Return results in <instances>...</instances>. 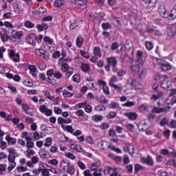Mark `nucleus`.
Masks as SVG:
<instances>
[{"mask_svg":"<svg viewBox=\"0 0 176 176\" xmlns=\"http://www.w3.org/2000/svg\"><path fill=\"white\" fill-rule=\"evenodd\" d=\"M58 65H59V67H60V70L62 71V72H65V79H69V78H71V76L74 75V71H75V69H74V67H70L69 65H68L67 62L63 60V58H59L58 61Z\"/></svg>","mask_w":176,"mask_h":176,"instance_id":"f257e3e1","label":"nucleus"},{"mask_svg":"<svg viewBox=\"0 0 176 176\" xmlns=\"http://www.w3.org/2000/svg\"><path fill=\"white\" fill-rule=\"evenodd\" d=\"M8 56L10 60H12L14 63H20V54L16 53L14 50L8 49Z\"/></svg>","mask_w":176,"mask_h":176,"instance_id":"f03ea898","label":"nucleus"},{"mask_svg":"<svg viewBox=\"0 0 176 176\" xmlns=\"http://www.w3.org/2000/svg\"><path fill=\"white\" fill-rule=\"evenodd\" d=\"M161 87L165 90H168L173 87V83L168 80V76H163V80L161 82Z\"/></svg>","mask_w":176,"mask_h":176,"instance_id":"7ed1b4c3","label":"nucleus"},{"mask_svg":"<svg viewBox=\"0 0 176 176\" xmlns=\"http://www.w3.org/2000/svg\"><path fill=\"white\" fill-rule=\"evenodd\" d=\"M21 138H25L26 141V146L27 148H34V144L32 142V138L28 136V132L25 131L21 134Z\"/></svg>","mask_w":176,"mask_h":176,"instance_id":"20e7f679","label":"nucleus"},{"mask_svg":"<svg viewBox=\"0 0 176 176\" xmlns=\"http://www.w3.org/2000/svg\"><path fill=\"white\" fill-rule=\"evenodd\" d=\"M146 9H152L157 3V0H141Z\"/></svg>","mask_w":176,"mask_h":176,"instance_id":"39448f33","label":"nucleus"},{"mask_svg":"<svg viewBox=\"0 0 176 176\" xmlns=\"http://www.w3.org/2000/svg\"><path fill=\"white\" fill-rule=\"evenodd\" d=\"M26 42L29 43V45H32V46H36V35L34 33L30 34L26 37Z\"/></svg>","mask_w":176,"mask_h":176,"instance_id":"423d86ee","label":"nucleus"},{"mask_svg":"<svg viewBox=\"0 0 176 176\" xmlns=\"http://www.w3.org/2000/svg\"><path fill=\"white\" fill-rule=\"evenodd\" d=\"M136 59L140 64H142L146 60V55L142 50H138L136 52Z\"/></svg>","mask_w":176,"mask_h":176,"instance_id":"0eeeda50","label":"nucleus"},{"mask_svg":"<svg viewBox=\"0 0 176 176\" xmlns=\"http://www.w3.org/2000/svg\"><path fill=\"white\" fill-rule=\"evenodd\" d=\"M9 155L8 156V160L10 163H14L16 160V150L13 148L8 149Z\"/></svg>","mask_w":176,"mask_h":176,"instance_id":"6e6552de","label":"nucleus"},{"mask_svg":"<svg viewBox=\"0 0 176 176\" xmlns=\"http://www.w3.org/2000/svg\"><path fill=\"white\" fill-rule=\"evenodd\" d=\"M124 116L127 118L129 120L134 122L138 119V114L136 112L124 113Z\"/></svg>","mask_w":176,"mask_h":176,"instance_id":"1a4fd4ad","label":"nucleus"},{"mask_svg":"<svg viewBox=\"0 0 176 176\" xmlns=\"http://www.w3.org/2000/svg\"><path fill=\"white\" fill-rule=\"evenodd\" d=\"M0 38L2 42H8L9 41V32H8V30L3 28L0 32Z\"/></svg>","mask_w":176,"mask_h":176,"instance_id":"9d476101","label":"nucleus"},{"mask_svg":"<svg viewBox=\"0 0 176 176\" xmlns=\"http://www.w3.org/2000/svg\"><path fill=\"white\" fill-rule=\"evenodd\" d=\"M140 162L143 164H147V166H153L154 164L153 158L151 155H147L146 158L142 157Z\"/></svg>","mask_w":176,"mask_h":176,"instance_id":"9b49d317","label":"nucleus"},{"mask_svg":"<svg viewBox=\"0 0 176 176\" xmlns=\"http://www.w3.org/2000/svg\"><path fill=\"white\" fill-rule=\"evenodd\" d=\"M158 12H159L160 16H162V17H164V19H169L170 12L167 11L166 8L160 7L158 8Z\"/></svg>","mask_w":176,"mask_h":176,"instance_id":"f8f14e48","label":"nucleus"},{"mask_svg":"<svg viewBox=\"0 0 176 176\" xmlns=\"http://www.w3.org/2000/svg\"><path fill=\"white\" fill-rule=\"evenodd\" d=\"M160 68L162 71L167 72L170 71L173 67L169 63L162 60L160 64Z\"/></svg>","mask_w":176,"mask_h":176,"instance_id":"ddd939ff","label":"nucleus"},{"mask_svg":"<svg viewBox=\"0 0 176 176\" xmlns=\"http://www.w3.org/2000/svg\"><path fill=\"white\" fill-rule=\"evenodd\" d=\"M106 61L109 65H111V67L118 65V60H116V57L115 56H110L107 58Z\"/></svg>","mask_w":176,"mask_h":176,"instance_id":"4468645a","label":"nucleus"},{"mask_svg":"<svg viewBox=\"0 0 176 176\" xmlns=\"http://www.w3.org/2000/svg\"><path fill=\"white\" fill-rule=\"evenodd\" d=\"M38 52L40 53L39 56L41 58H43V60H49L50 57V54H49L48 52L42 49H39Z\"/></svg>","mask_w":176,"mask_h":176,"instance_id":"2eb2a0df","label":"nucleus"},{"mask_svg":"<svg viewBox=\"0 0 176 176\" xmlns=\"http://www.w3.org/2000/svg\"><path fill=\"white\" fill-rule=\"evenodd\" d=\"M98 145L100 146V148L102 151H105L107 148L111 149V145L108 143L107 141L102 140L101 142H98Z\"/></svg>","mask_w":176,"mask_h":176,"instance_id":"dca6fc26","label":"nucleus"},{"mask_svg":"<svg viewBox=\"0 0 176 176\" xmlns=\"http://www.w3.org/2000/svg\"><path fill=\"white\" fill-rule=\"evenodd\" d=\"M168 35L170 36H175L176 34V24H172L168 30Z\"/></svg>","mask_w":176,"mask_h":176,"instance_id":"f3484780","label":"nucleus"},{"mask_svg":"<svg viewBox=\"0 0 176 176\" xmlns=\"http://www.w3.org/2000/svg\"><path fill=\"white\" fill-rule=\"evenodd\" d=\"M85 42V38L82 37V36H78L76 38V45L77 47L80 48L82 46H83V43Z\"/></svg>","mask_w":176,"mask_h":176,"instance_id":"a211bd4d","label":"nucleus"},{"mask_svg":"<svg viewBox=\"0 0 176 176\" xmlns=\"http://www.w3.org/2000/svg\"><path fill=\"white\" fill-rule=\"evenodd\" d=\"M36 27L38 32H42V31H46V30L49 28V25H47V23H43L42 24H37Z\"/></svg>","mask_w":176,"mask_h":176,"instance_id":"6ab92c4d","label":"nucleus"},{"mask_svg":"<svg viewBox=\"0 0 176 176\" xmlns=\"http://www.w3.org/2000/svg\"><path fill=\"white\" fill-rule=\"evenodd\" d=\"M80 68L81 71L85 74H87L90 72V65L86 63H82L81 64Z\"/></svg>","mask_w":176,"mask_h":176,"instance_id":"aec40b11","label":"nucleus"},{"mask_svg":"<svg viewBox=\"0 0 176 176\" xmlns=\"http://www.w3.org/2000/svg\"><path fill=\"white\" fill-rule=\"evenodd\" d=\"M60 168H63V170H64V171L67 170V169L68 168V167H69V162H67V161H65V160H61L60 161Z\"/></svg>","mask_w":176,"mask_h":176,"instance_id":"412c9836","label":"nucleus"},{"mask_svg":"<svg viewBox=\"0 0 176 176\" xmlns=\"http://www.w3.org/2000/svg\"><path fill=\"white\" fill-rule=\"evenodd\" d=\"M44 168L45 166H43V164H42L38 168L33 169L32 173L33 174H35V175H39V174L43 171Z\"/></svg>","mask_w":176,"mask_h":176,"instance_id":"4be33fe9","label":"nucleus"},{"mask_svg":"<svg viewBox=\"0 0 176 176\" xmlns=\"http://www.w3.org/2000/svg\"><path fill=\"white\" fill-rule=\"evenodd\" d=\"M102 119H104V116L102 115L95 114L92 116V120L96 123H98L99 122H101Z\"/></svg>","mask_w":176,"mask_h":176,"instance_id":"5701e85b","label":"nucleus"},{"mask_svg":"<svg viewBox=\"0 0 176 176\" xmlns=\"http://www.w3.org/2000/svg\"><path fill=\"white\" fill-rule=\"evenodd\" d=\"M176 19V5L174 6V8L171 10V11L169 12V20H175Z\"/></svg>","mask_w":176,"mask_h":176,"instance_id":"b1692460","label":"nucleus"},{"mask_svg":"<svg viewBox=\"0 0 176 176\" xmlns=\"http://www.w3.org/2000/svg\"><path fill=\"white\" fill-rule=\"evenodd\" d=\"M6 140L7 141L9 145H13L16 144L17 140L15 138H12L10 135H7L6 137Z\"/></svg>","mask_w":176,"mask_h":176,"instance_id":"393cba45","label":"nucleus"},{"mask_svg":"<svg viewBox=\"0 0 176 176\" xmlns=\"http://www.w3.org/2000/svg\"><path fill=\"white\" fill-rule=\"evenodd\" d=\"M74 5L78 7L85 6L87 5V0H74Z\"/></svg>","mask_w":176,"mask_h":176,"instance_id":"a878e982","label":"nucleus"},{"mask_svg":"<svg viewBox=\"0 0 176 176\" xmlns=\"http://www.w3.org/2000/svg\"><path fill=\"white\" fill-rule=\"evenodd\" d=\"M65 5V0H55L54 6L55 8H62Z\"/></svg>","mask_w":176,"mask_h":176,"instance_id":"bb28decb","label":"nucleus"},{"mask_svg":"<svg viewBox=\"0 0 176 176\" xmlns=\"http://www.w3.org/2000/svg\"><path fill=\"white\" fill-rule=\"evenodd\" d=\"M94 54L97 57H101V48L99 46H96L94 47Z\"/></svg>","mask_w":176,"mask_h":176,"instance_id":"cd10ccee","label":"nucleus"},{"mask_svg":"<svg viewBox=\"0 0 176 176\" xmlns=\"http://www.w3.org/2000/svg\"><path fill=\"white\" fill-rule=\"evenodd\" d=\"M163 96V92H158L156 94H153L151 96V100H153V101H157V100H159V98H162V97Z\"/></svg>","mask_w":176,"mask_h":176,"instance_id":"c85d7f7f","label":"nucleus"},{"mask_svg":"<svg viewBox=\"0 0 176 176\" xmlns=\"http://www.w3.org/2000/svg\"><path fill=\"white\" fill-rule=\"evenodd\" d=\"M100 164L98 162H94L91 164L89 168L92 171H98V167H100Z\"/></svg>","mask_w":176,"mask_h":176,"instance_id":"c756f323","label":"nucleus"},{"mask_svg":"<svg viewBox=\"0 0 176 176\" xmlns=\"http://www.w3.org/2000/svg\"><path fill=\"white\" fill-rule=\"evenodd\" d=\"M66 170L68 174H70V175H74L76 171V169L75 168V166L69 165Z\"/></svg>","mask_w":176,"mask_h":176,"instance_id":"7c9ffc66","label":"nucleus"},{"mask_svg":"<svg viewBox=\"0 0 176 176\" xmlns=\"http://www.w3.org/2000/svg\"><path fill=\"white\" fill-rule=\"evenodd\" d=\"M94 110L98 112H105V111H107V107L104 105H97L95 106Z\"/></svg>","mask_w":176,"mask_h":176,"instance_id":"2f4dec72","label":"nucleus"},{"mask_svg":"<svg viewBox=\"0 0 176 176\" xmlns=\"http://www.w3.org/2000/svg\"><path fill=\"white\" fill-rule=\"evenodd\" d=\"M109 108L110 109H118V108H119L120 107V105L119 104V103L116 102H113L112 101L109 104Z\"/></svg>","mask_w":176,"mask_h":176,"instance_id":"473e14b6","label":"nucleus"},{"mask_svg":"<svg viewBox=\"0 0 176 176\" xmlns=\"http://www.w3.org/2000/svg\"><path fill=\"white\" fill-rule=\"evenodd\" d=\"M159 87H160L159 83H154L152 85V90L153 93H163V91L159 89Z\"/></svg>","mask_w":176,"mask_h":176,"instance_id":"72a5a7b5","label":"nucleus"},{"mask_svg":"<svg viewBox=\"0 0 176 176\" xmlns=\"http://www.w3.org/2000/svg\"><path fill=\"white\" fill-rule=\"evenodd\" d=\"M45 81L47 82V83H50V85H52V86H56V85H57V80L53 78V77L47 78Z\"/></svg>","mask_w":176,"mask_h":176,"instance_id":"f704fd0d","label":"nucleus"},{"mask_svg":"<svg viewBox=\"0 0 176 176\" xmlns=\"http://www.w3.org/2000/svg\"><path fill=\"white\" fill-rule=\"evenodd\" d=\"M63 96L64 98H69L71 97H73L74 94L68 91V90H67V89H64L63 91Z\"/></svg>","mask_w":176,"mask_h":176,"instance_id":"c9c22d12","label":"nucleus"},{"mask_svg":"<svg viewBox=\"0 0 176 176\" xmlns=\"http://www.w3.org/2000/svg\"><path fill=\"white\" fill-rule=\"evenodd\" d=\"M72 80H73L75 83H80V74H74L72 78Z\"/></svg>","mask_w":176,"mask_h":176,"instance_id":"e433bc0d","label":"nucleus"},{"mask_svg":"<svg viewBox=\"0 0 176 176\" xmlns=\"http://www.w3.org/2000/svg\"><path fill=\"white\" fill-rule=\"evenodd\" d=\"M43 41H44L45 43H48V45H53V43H54L53 39H52L49 36H44Z\"/></svg>","mask_w":176,"mask_h":176,"instance_id":"4c0bfd02","label":"nucleus"},{"mask_svg":"<svg viewBox=\"0 0 176 176\" xmlns=\"http://www.w3.org/2000/svg\"><path fill=\"white\" fill-rule=\"evenodd\" d=\"M65 157H67V159H70V160H75L76 159V156L71 152L65 153Z\"/></svg>","mask_w":176,"mask_h":176,"instance_id":"58836bf2","label":"nucleus"},{"mask_svg":"<svg viewBox=\"0 0 176 176\" xmlns=\"http://www.w3.org/2000/svg\"><path fill=\"white\" fill-rule=\"evenodd\" d=\"M86 105H87V102H86L77 103L74 106V109L78 110V109H80V108H85L86 107Z\"/></svg>","mask_w":176,"mask_h":176,"instance_id":"ea45409f","label":"nucleus"},{"mask_svg":"<svg viewBox=\"0 0 176 176\" xmlns=\"http://www.w3.org/2000/svg\"><path fill=\"white\" fill-rule=\"evenodd\" d=\"M26 153H27L26 157L28 159H31V157H32V156L35 155V151L29 148L26 151Z\"/></svg>","mask_w":176,"mask_h":176,"instance_id":"a19ab883","label":"nucleus"},{"mask_svg":"<svg viewBox=\"0 0 176 176\" xmlns=\"http://www.w3.org/2000/svg\"><path fill=\"white\" fill-rule=\"evenodd\" d=\"M23 35H24V34L23 33V32H21V31L16 32L14 34V38H15V39H18V41H19V42H21V38H23Z\"/></svg>","mask_w":176,"mask_h":176,"instance_id":"79ce46f5","label":"nucleus"},{"mask_svg":"<svg viewBox=\"0 0 176 176\" xmlns=\"http://www.w3.org/2000/svg\"><path fill=\"white\" fill-rule=\"evenodd\" d=\"M167 124H168V119H167V118H162L160 122V126L164 127V126H167Z\"/></svg>","mask_w":176,"mask_h":176,"instance_id":"37998d69","label":"nucleus"},{"mask_svg":"<svg viewBox=\"0 0 176 176\" xmlns=\"http://www.w3.org/2000/svg\"><path fill=\"white\" fill-rule=\"evenodd\" d=\"M116 111H109L106 116L107 119H115L116 118Z\"/></svg>","mask_w":176,"mask_h":176,"instance_id":"c03bdc74","label":"nucleus"},{"mask_svg":"<svg viewBox=\"0 0 176 176\" xmlns=\"http://www.w3.org/2000/svg\"><path fill=\"white\" fill-rule=\"evenodd\" d=\"M145 47L148 52L152 50V49H153V43H152V41H145Z\"/></svg>","mask_w":176,"mask_h":176,"instance_id":"a18cd8bd","label":"nucleus"},{"mask_svg":"<svg viewBox=\"0 0 176 176\" xmlns=\"http://www.w3.org/2000/svg\"><path fill=\"white\" fill-rule=\"evenodd\" d=\"M24 25L25 27V28H34L35 27V23L30 21H27L24 23Z\"/></svg>","mask_w":176,"mask_h":176,"instance_id":"49530a36","label":"nucleus"},{"mask_svg":"<svg viewBox=\"0 0 176 176\" xmlns=\"http://www.w3.org/2000/svg\"><path fill=\"white\" fill-rule=\"evenodd\" d=\"M98 102L100 104H108V100L105 96H101L98 99Z\"/></svg>","mask_w":176,"mask_h":176,"instance_id":"de8ad7c7","label":"nucleus"},{"mask_svg":"<svg viewBox=\"0 0 176 176\" xmlns=\"http://www.w3.org/2000/svg\"><path fill=\"white\" fill-rule=\"evenodd\" d=\"M72 149H74V151L81 153L83 152V148H82V146L79 144L73 145Z\"/></svg>","mask_w":176,"mask_h":176,"instance_id":"09e8293b","label":"nucleus"},{"mask_svg":"<svg viewBox=\"0 0 176 176\" xmlns=\"http://www.w3.org/2000/svg\"><path fill=\"white\" fill-rule=\"evenodd\" d=\"M63 130L67 131V133H70V134H73L74 133V128L71 125H66L63 127Z\"/></svg>","mask_w":176,"mask_h":176,"instance_id":"8fccbe9b","label":"nucleus"},{"mask_svg":"<svg viewBox=\"0 0 176 176\" xmlns=\"http://www.w3.org/2000/svg\"><path fill=\"white\" fill-rule=\"evenodd\" d=\"M112 167L111 166H106L104 167V171H103V173H104V175H109V174H111V171H112Z\"/></svg>","mask_w":176,"mask_h":176,"instance_id":"3c124183","label":"nucleus"},{"mask_svg":"<svg viewBox=\"0 0 176 176\" xmlns=\"http://www.w3.org/2000/svg\"><path fill=\"white\" fill-rule=\"evenodd\" d=\"M109 86L110 87H113V89H115L116 90H117V91H122V90H123V88L120 86L116 85H115V83H109Z\"/></svg>","mask_w":176,"mask_h":176,"instance_id":"603ef678","label":"nucleus"},{"mask_svg":"<svg viewBox=\"0 0 176 176\" xmlns=\"http://www.w3.org/2000/svg\"><path fill=\"white\" fill-rule=\"evenodd\" d=\"M131 85L133 86V87H135V89H141V84L137 82V80H132Z\"/></svg>","mask_w":176,"mask_h":176,"instance_id":"864d4df0","label":"nucleus"},{"mask_svg":"<svg viewBox=\"0 0 176 176\" xmlns=\"http://www.w3.org/2000/svg\"><path fill=\"white\" fill-rule=\"evenodd\" d=\"M22 109L24 112H25L28 115H31V113H30L28 112V111H30V106H28V104H25V103H23L22 104Z\"/></svg>","mask_w":176,"mask_h":176,"instance_id":"5fc2aeb1","label":"nucleus"},{"mask_svg":"<svg viewBox=\"0 0 176 176\" xmlns=\"http://www.w3.org/2000/svg\"><path fill=\"white\" fill-rule=\"evenodd\" d=\"M98 85L100 87V89H102V87H104L107 86V82L104 80L98 79Z\"/></svg>","mask_w":176,"mask_h":176,"instance_id":"6e6d98bb","label":"nucleus"},{"mask_svg":"<svg viewBox=\"0 0 176 176\" xmlns=\"http://www.w3.org/2000/svg\"><path fill=\"white\" fill-rule=\"evenodd\" d=\"M80 54L82 57H84V58H90V54L89 52H87L82 50L80 51Z\"/></svg>","mask_w":176,"mask_h":176,"instance_id":"4d7b16f0","label":"nucleus"},{"mask_svg":"<svg viewBox=\"0 0 176 176\" xmlns=\"http://www.w3.org/2000/svg\"><path fill=\"white\" fill-rule=\"evenodd\" d=\"M127 74V71L126 69H120L118 70L117 75L119 78H122V76H124Z\"/></svg>","mask_w":176,"mask_h":176,"instance_id":"13d9d810","label":"nucleus"},{"mask_svg":"<svg viewBox=\"0 0 176 176\" xmlns=\"http://www.w3.org/2000/svg\"><path fill=\"white\" fill-rule=\"evenodd\" d=\"M54 78H55V79H61V78H63V74L58 70L55 71L54 73Z\"/></svg>","mask_w":176,"mask_h":176,"instance_id":"bf43d9fd","label":"nucleus"},{"mask_svg":"<svg viewBox=\"0 0 176 176\" xmlns=\"http://www.w3.org/2000/svg\"><path fill=\"white\" fill-rule=\"evenodd\" d=\"M102 30H104V31H107L109 30V28H111V24L109 23V22L103 23L102 24Z\"/></svg>","mask_w":176,"mask_h":176,"instance_id":"052dcab7","label":"nucleus"},{"mask_svg":"<svg viewBox=\"0 0 176 176\" xmlns=\"http://www.w3.org/2000/svg\"><path fill=\"white\" fill-rule=\"evenodd\" d=\"M41 157H43V159H46V157H49L50 156V154H47V151H46L45 149L42 150L40 153Z\"/></svg>","mask_w":176,"mask_h":176,"instance_id":"680f3d73","label":"nucleus"},{"mask_svg":"<svg viewBox=\"0 0 176 176\" xmlns=\"http://www.w3.org/2000/svg\"><path fill=\"white\" fill-rule=\"evenodd\" d=\"M142 168V166L138 164H135V166H134V171H135V174H138V173H140V170Z\"/></svg>","mask_w":176,"mask_h":176,"instance_id":"e2e57ef3","label":"nucleus"},{"mask_svg":"<svg viewBox=\"0 0 176 176\" xmlns=\"http://www.w3.org/2000/svg\"><path fill=\"white\" fill-rule=\"evenodd\" d=\"M132 72H140V65H133L131 67Z\"/></svg>","mask_w":176,"mask_h":176,"instance_id":"0e129e2a","label":"nucleus"},{"mask_svg":"<svg viewBox=\"0 0 176 176\" xmlns=\"http://www.w3.org/2000/svg\"><path fill=\"white\" fill-rule=\"evenodd\" d=\"M77 164H78V166L79 167V168H80V170H85L86 164H85V163H83V162L78 161Z\"/></svg>","mask_w":176,"mask_h":176,"instance_id":"69168bd1","label":"nucleus"},{"mask_svg":"<svg viewBox=\"0 0 176 176\" xmlns=\"http://www.w3.org/2000/svg\"><path fill=\"white\" fill-rule=\"evenodd\" d=\"M51 145H52V138H47L45 139L44 146H50Z\"/></svg>","mask_w":176,"mask_h":176,"instance_id":"338daca9","label":"nucleus"},{"mask_svg":"<svg viewBox=\"0 0 176 176\" xmlns=\"http://www.w3.org/2000/svg\"><path fill=\"white\" fill-rule=\"evenodd\" d=\"M93 176H102V173L101 172V168H99L98 170H95L93 173Z\"/></svg>","mask_w":176,"mask_h":176,"instance_id":"774afa93","label":"nucleus"}]
</instances>
